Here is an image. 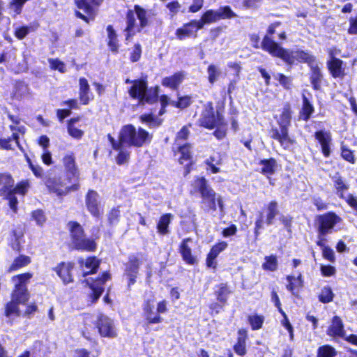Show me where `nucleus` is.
Masks as SVG:
<instances>
[{
	"instance_id": "774afa93",
	"label": "nucleus",
	"mask_w": 357,
	"mask_h": 357,
	"mask_svg": "<svg viewBox=\"0 0 357 357\" xmlns=\"http://www.w3.org/2000/svg\"><path fill=\"white\" fill-rule=\"evenodd\" d=\"M224 19H231L236 17V13L228 6L220 7Z\"/></svg>"
},
{
	"instance_id": "7c9ffc66",
	"label": "nucleus",
	"mask_w": 357,
	"mask_h": 357,
	"mask_svg": "<svg viewBox=\"0 0 357 357\" xmlns=\"http://www.w3.org/2000/svg\"><path fill=\"white\" fill-rule=\"evenodd\" d=\"M171 219L172 215L170 213L163 215L160 218L157 226L158 231L159 233L165 234L169 232L168 226L171 222Z\"/></svg>"
},
{
	"instance_id": "0e129e2a",
	"label": "nucleus",
	"mask_w": 357,
	"mask_h": 357,
	"mask_svg": "<svg viewBox=\"0 0 357 357\" xmlns=\"http://www.w3.org/2000/svg\"><path fill=\"white\" fill-rule=\"evenodd\" d=\"M142 54V47L139 44H136L134 46L132 52H131L130 59L132 62L137 61L140 57Z\"/></svg>"
},
{
	"instance_id": "de8ad7c7",
	"label": "nucleus",
	"mask_w": 357,
	"mask_h": 357,
	"mask_svg": "<svg viewBox=\"0 0 357 357\" xmlns=\"http://www.w3.org/2000/svg\"><path fill=\"white\" fill-rule=\"evenodd\" d=\"M262 167V172L264 174H271L275 172V160L273 159L264 160L261 161Z\"/></svg>"
},
{
	"instance_id": "cd10ccee",
	"label": "nucleus",
	"mask_w": 357,
	"mask_h": 357,
	"mask_svg": "<svg viewBox=\"0 0 357 357\" xmlns=\"http://www.w3.org/2000/svg\"><path fill=\"white\" fill-rule=\"evenodd\" d=\"M0 185L3 186L2 190H0V194L3 195L2 191L5 193H8V191L13 188L14 180L9 174H0Z\"/></svg>"
},
{
	"instance_id": "58836bf2",
	"label": "nucleus",
	"mask_w": 357,
	"mask_h": 357,
	"mask_svg": "<svg viewBox=\"0 0 357 357\" xmlns=\"http://www.w3.org/2000/svg\"><path fill=\"white\" fill-rule=\"evenodd\" d=\"M29 187V181L28 180H24L17 183L15 188H13V189L10 190V192L14 195L19 194L24 195L27 192Z\"/></svg>"
},
{
	"instance_id": "bf43d9fd",
	"label": "nucleus",
	"mask_w": 357,
	"mask_h": 357,
	"mask_svg": "<svg viewBox=\"0 0 357 357\" xmlns=\"http://www.w3.org/2000/svg\"><path fill=\"white\" fill-rule=\"evenodd\" d=\"M51 68L53 70H57L61 73H64L66 70L65 64L59 61V59H50L48 60Z\"/></svg>"
},
{
	"instance_id": "39448f33",
	"label": "nucleus",
	"mask_w": 357,
	"mask_h": 357,
	"mask_svg": "<svg viewBox=\"0 0 357 357\" xmlns=\"http://www.w3.org/2000/svg\"><path fill=\"white\" fill-rule=\"evenodd\" d=\"M158 87L147 89L146 82L144 80H135L133 86L129 90L130 96L139 99L140 104L152 103L158 100Z\"/></svg>"
},
{
	"instance_id": "1a4fd4ad",
	"label": "nucleus",
	"mask_w": 357,
	"mask_h": 357,
	"mask_svg": "<svg viewBox=\"0 0 357 357\" xmlns=\"http://www.w3.org/2000/svg\"><path fill=\"white\" fill-rule=\"evenodd\" d=\"M319 236H325L333 231L334 226L340 218L333 213H327L317 217Z\"/></svg>"
},
{
	"instance_id": "338daca9",
	"label": "nucleus",
	"mask_w": 357,
	"mask_h": 357,
	"mask_svg": "<svg viewBox=\"0 0 357 357\" xmlns=\"http://www.w3.org/2000/svg\"><path fill=\"white\" fill-rule=\"evenodd\" d=\"M120 211L118 208H113L108 215V220L111 225L116 224L119 221Z\"/></svg>"
},
{
	"instance_id": "c756f323",
	"label": "nucleus",
	"mask_w": 357,
	"mask_h": 357,
	"mask_svg": "<svg viewBox=\"0 0 357 357\" xmlns=\"http://www.w3.org/2000/svg\"><path fill=\"white\" fill-rule=\"evenodd\" d=\"M63 165L66 170L73 176L77 174V169L75 166V156L73 154L66 155L63 158Z\"/></svg>"
},
{
	"instance_id": "a18cd8bd",
	"label": "nucleus",
	"mask_w": 357,
	"mask_h": 357,
	"mask_svg": "<svg viewBox=\"0 0 357 357\" xmlns=\"http://www.w3.org/2000/svg\"><path fill=\"white\" fill-rule=\"evenodd\" d=\"M333 293L329 287H324L322 288L321 294H319V301L324 303H329L333 301Z\"/></svg>"
},
{
	"instance_id": "0eeeda50",
	"label": "nucleus",
	"mask_w": 357,
	"mask_h": 357,
	"mask_svg": "<svg viewBox=\"0 0 357 357\" xmlns=\"http://www.w3.org/2000/svg\"><path fill=\"white\" fill-rule=\"evenodd\" d=\"M223 120L224 119L220 112L217 110L215 114L213 104L208 102L204 106V109L199 119V125L208 129H213L223 123Z\"/></svg>"
},
{
	"instance_id": "aec40b11",
	"label": "nucleus",
	"mask_w": 357,
	"mask_h": 357,
	"mask_svg": "<svg viewBox=\"0 0 357 357\" xmlns=\"http://www.w3.org/2000/svg\"><path fill=\"white\" fill-rule=\"evenodd\" d=\"M79 264L85 267V269L83 270L84 276L96 273L99 266V261L96 257H89L85 261L79 260Z\"/></svg>"
},
{
	"instance_id": "2f4dec72",
	"label": "nucleus",
	"mask_w": 357,
	"mask_h": 357,
	"mask_svg": "<svg viewBox=\"0 0 357 357\" xmlns=\"http://www.w3.org/2000/svg\"><path fill=\"white\" fill-rule=\"evenodd\" d=\"M208 79L210 84H213L220 77L221 70L214 64H210L207 68Z\"/></svg>"
},
{
	"instance_id": "72a5a7b5",
	"label": "nucleus",
	"mask_w": 357,
	"mask_h": 357,
	"mask_svg": "<svg viewBox=\"0 0 357 357\" xmlns=\"http://www.w3.org/2000/svg\"><path fill=\"white\" fill-rule=\"evenodd\" d=\"M218 21L215 10H208L204 13L201 20L198 21V28H202L205 24H211Z\"/></svg>"
},
{
	"instance_id": "9d476101",
	"label": "nucleus",
	"mask_w": 357,
	"mask_h": 357,
	"mask_svg": "<svg viewBox=\"0 0 357 357\" xmlns=\"http://www.w3.org/2000/svg\"><path fill=\"white\" fill-rule=\"evenodd\" d=\"M96 327L102 337L115 338L117 337V330L114 321L106 315L100 314L96 321Z\"/></svg>"
},
{
	"instance_id": "c9c22d12",
	"label": "nucleus",
	"mask_w": 357,
	"mask_h": 357,
	"mask_svg": "<svg viewBox=\"0 0 357 357\" xmlns=\"http://www.w3.org/2000/svg\"><path fill=\"white\" fill-rule=\"evenodd\" d=\"M287 280L289 282L287 288L292 293L296 287L303 286L302 274L301 273H298L296 278L293 275H288Z\"/></svg>"
},
{
	"instance_id": "09e8293b",
	"label": "nucleus",
	"mask_w": 357,
	"mask_h": 357,
	"mask_svg": "<svg viewBox=\"0 0 357 357\" xmlns=\"http://www.w3.org/2000/svg\"><path fill=\"white\" fill-rule=\"evenodd\" d=\"M291 111L289 107H284L280 116V128H287L291 121Z\"/></svg>"
},
{
	"instance_id": "49530a36",
	"label": "nucleus",
	"mask_w": 357,
	"mask_h": 357,
	"mask_svg": "<svg viewBox=\"0 0 357 357\" xmlns=\"http://www.w3.org/2000/svg\"><path fill=\"white\" fill-rule=\"evenodd\" d=\"M248 321L252 330H258L262 327L264 317L262 315H252L248 317Z\"/></svg>"
},
{
	"instance_id": "ea45409f",
	"label": "nucleus",
	"mask_w": 357,
	"mask_h": 357,
	"mask_svg": "<svg viewBox=\"0 0 357 357\" xmlns=\"http://www.w3.org/2000/svg\"><path fill=\"white\" fill-rule=\"evenodd\" d=\"M280 139L279 142L281 146H282L284 149L289 148L291 145L293 144L294 141L289 137L288 135V129L287 128H280Z\"/></svg>"
},
{
	"instance_id": "a19ab883",
	"label": "nucleus",
	"mask_w": 357,
	"mask_h": 357,
	"mask_svg": "<svg viewBox=\"0 0 357 357\" xmlns=\"http://www.w3.org/2000/svg\"><path fill=\"white\" fill-rule=\"evenodd\" d=\"M178 153L181 154L179 157V162L183 164L191 158L190 146L189 144H185L178 147Z\"/></svg>"
},
{
	"instance_id": "13d9d810",
	"label": "nucleus",
	"mask_w": 357,
	"mask_h": 357,
	"mask_svg": "<svg viewBox=\"0 0 357 357\" xmlns=\"http://www.w3.org/2000/svg\"><path fill=\"white\" fill-rule=\"evenodd\" d=\"M275 79H277L280 84L282 85L286 89H289L291 86V79L290 77L285 76L283 74L278 73L275 75Z\"/></svg>"
},
{
	"instance_id": "680f3d73",
	"label": "nucleus",
	"mask_w": 357,
	"mask_h": 357,
	"mask_svg": "<svg viewBox=\"0 0 357 357\" xmlns=\"http://www.w3.org/2000/svg\"><path fill=\"white\" fill-rule=\"evenodd\" d=\"M218 253H217L213 250L211 249L210 252L207 255L206 258V264L210 268H215V259L218 256Z\"/></svg>"
},
{
	"instance_id": "c03bdc74",
	"label": "nucleus",
	"mask_w": 357,
	"mask_h": 357,
	"mask_svg": "<svg viewBox=\"0 0 357 357\" xmlns=\"http://www.w3.org/2000/svg\"><path fill=\"white\" fill-rule=\"evenodd\" d=\"M335 355L336 351L333 347L325 345L318 349L317 357H335Z\"/></svg>"
},
{
	"instance_id": "a211bd4d",
	"label": "nucleus",
	"mask_w": 357,
	"mask_h": 357,
	"mask_svg": "<svg viewBox=\"0 0 357 357\" xmlns=\"http://www.w3.org/2000/svg\"><path fill=\"white\" fill-rule=\"evenodd\" d=\"M139 262L138 259L135 257L130 258L129 261L126 265V274L129 279L128 285L130 286L135 282V279L137 276L138 268Z\"/></svg>"
},
{
	"instance_id": "5fc2aeb1",
	"label": "nucleus",
	"mask_w": 357,
	"mask_h": 357,
	"mask_svg": "<svg viewBox=\"0 0 357 357\" xmlns=\"http://www.w3.org/2000/svg\"><path fill=\"white\" fill-rule=\"evenodd\" d=\"M119 151L118 156L116 157V162L119 165H122L126 162L130 157V153L123 149V146H121L120 149L118 150Z\"/></svg>"
},
{
	"instance_id": "6ab92c4d",
	"label": "nucleus",
	"mask_w": 357,
	"mask_h": 357,
	"mask_svg": "<svg viewBox=\"0 0 357 357\" xmlns=\"http://www.w3.org/2000/svg\"><path fill=\"white\" fill-rule=\"evenodd\" d=\"M311 69L310 80L313 88L319 90L321 88V84L323 79V75L321 72L317 61L310 66Z\"/></svg>"
},
{
	"instance_id": "f03ea898",
	"label": "nucleus",
	"mask_w": 357,
	"mask_h": 357,
	"mask_svg": "<svg viewBox=\"0 0 357 357\" xmlns=\"http://www.w3.org/2000/svg\"><path fill=\"white\" fill-rule=\"evenodd\" d=\"M195 187L200 194L202 208L204 211H215L218 205L220 211H223L224 204L222 197L216 194L205 178H197L195 181Z\"/></svg>"
},
{
	"instance_id": "473e14b6",
	"label": "nucleus",
	"mask_w": 357,
	"mask_h": 357,
	"mask_svg": "<svg viewBox=\"0 0 357 357\" xmlns=\"http://www.w3.org/2000/svg\"><path fill=\"white\" fill-rule=\"evenodd\" d=\"M265 261L262 264L263 269L269 271H275L278 268V261L275 255H271L265 257Z\"/></svg>"
},
{
	"instance_id": "bb28decb",
	"label": "nucleus",
	"mask_w": 357,
	"mask_h": 357,
	"mask_svg": "<svg viewBox=\"0 0 357 357\" xmlns=\"http://www.w3.org/2000/svg\"><path fill=\"white\" fill-rule=\"evenodd\" d=\"M107 32L108 38V46L109 47L111 51L113 52H117L119 49L117 36L112 25L107 26Z\"/></svg>"
},
{
	"instance_id": "69168bd1",
	"label": "nucleus",
	"mask_w": 357,
	"mask_h": 357,
	"mask_svg": "<svg viewBox=\"0 0 357 357\" xmlns=\"http://www.w3.org/2000/svg\"><path fill=\"white\" fill-rule=\"evenodd\" d=\"M166 7L169 9V12L172 13V15L174 16L177 14L181 8V5L177 1H174L168 3L166 5Z\"/></svg>"
},
{
	"instance_id": "5701e85b",
	"label": "nucleus",
	"mask_w": 357,
	"mask_h": 357,
	"mask_svg": "<svg viewBox=\"0 0 357 357\" xmlns=\"http://www.w3.org/2000/svg\"><path fill=\"white\" fill-rule=\"evenodd\" d=\"M342 61L340 59L332 57L328 62V66L331 73L334 77H341L344 75V70L342 68Z\"/></svg>"
},
{
	"instance_id": "8fccbe9b",
	"label": "nucleus",
	"mask_w": 357,
	"mask_h": 357,
	"mask_svg": "<svg viewBox=\"0 0 357 357\" xmlns=\"http://www.w3.org/2000/svg\"><path fill=\"white\" fill-rule=\"evenodd\" d=\"M229 293L230 291L228 287L225 284H222L219 290L216 291L218 300L222 303H225Z\"/></svg>"
},
{
	"instance_id": "a878e982",
	"label": "nucleus",
	"mask_w": 357,
	"mask_h": 357,
	"mask_svg": "<svg viewBox=\"0 0 357 357\" xmlns=\"http://www.w3.org/2000/svg\"><path fill=\"white\" fill-rule=\"evenodd\" d=\"M102 0H77L76 4L79 9H82L91 17H93L95 13L92 7L90 6V3H93L96 5H99Z\"/></svg>"
},
{
	"instance_id": "4d7b16f0",
	"label": "nucleus",
	"mask_w": 357,
	"mask_h": 357,
	"mask_svg": "<svg viewBox=\"0 0 357 357\" xmlns=\"http://www.w3.org/2000/svg\"><path fill=\"white\" fill-rule=\"evenodd\" d=\"M6 199L8 200V204L10 209L14 213H17L18 201L15 195L8 191V192L6 193Z\"/></svg>"
},
{
	"instance_id": "412c9836",
	"label": "nucleus",
	"mask_w": 357,
	"mask_h": 357,
	"mask_svg": "<svg viewBox=\"0 0 357 357\" xmlns=\"http://www.w3.org/2000/svg\"><path fill=\"white\" fill-rule=\"evenodd\" d=\"M29 294L25 285L15 284V289L13 293V302L22 303L28 300Z\"/></svg>"
},
{
	"instance_id": "e433bc0d",
	"label": "nucleus",
	"mask_w": 357,
	"mask_h": 357,
	"mask_svg": "<svg viewBox=\"0 0 357 357\" xmlns=\"http://www.w3.org/2000/svg\"><path fill=\"white\" fill-rule=\"evenodd\" d=\"M31 262L30 257L25 255H20L17 257L12 265L10 266L9 271H15L18 268H20L23 266L28 265Z\"/></svg>"
},
{
	"instance_id": "f8f14e48",
	"label": "nucleus",
	"mask_w": 357,
	"mask_h": 357,
	"mask_svg": "<svg viewBox=\"0 0 357 357\" xmlns=\"http://www.w3.org/2000/svg\"><path fill=\"white\" fill-rule=\"evenodd\" d=\"M192 242V238H186L182 241L179 246V252L183 260L190 265H194L197 263V257L192 253V249L190 246V243Z\"/></svg>"
},
{
	"instance_id": "dca6fc26",
	"label": "nucleus",
	"mask_w": 357,
	"mask_h": 357,
	"mask_svg": "<svg viewBox=\"0 0 357 357\" xmlns=\"http://www.w3.org/2000/svg\"><path fill=\"white\" fill-rule=\"evenodd\" d=\"M200 29L198 28V21L193 20L176 29V36L179 40H183L185 37H190L194 34L196 36L195 33Z\"/></svg>"
},
{
	"instance_id": "f704fd0d",
	"label": "nucleus",
	"mask_w": 357,
	"mask_h": 357,
	"mask_svg": "<svg viewBox=\"0 0 357 357\" xmlns=\"http://www.w3.org/2000/svg\"><path fill=\"white\" fill-rule=\"evenodd\" d=\"M154 307L151 305L149 302L144 307V311L146 314V319L149 324H158L160 323L162 319L160 315L153 316Z\"/></svg>"
},
{
	"instance_id": "7ed1b4c3",
	"label": "nucleus",
	"mask_w": 357,
	"mask_h": 357,
	"mask_svg": "<svg viewBox=\"0 0 357 357\" xmlns=\"http://www.w3.org/2000/svg\"><path fill=\"white\" fill-rule=\"evenodd\" d=\"M153 15L151 10H147L138 5L134 6V10H128L126 15L127 33L126 39L136 33L140 32L151 23V17Z\"/></svg>"
},
{
	"instance_id": "864d4df0",
	"label": "nucleus",
	"mask_w": 357,
	"mask_h": 357,
	"mask_svg": "<svg viewBox=\"0 0 357 357\" xmlns=\"http://www.w3.org/2000/svg\"><path fill=\"white\" fill-rule=\"evenodd\" d=\"M191 102V98L190 96H183L179 98L177 102L172 101L171 104L176 107L183 109L187 107L190 105Z\"/></svg>"
},
{
	"instance_id": "4c0bfd02",
	"label": "nucleus",
	"mask_w": 357,
	"mask_h": 357,
	"mask_svg": "<svg viewBox=\"0 0 357 357\" xmlns=\"http://www.w3.org/2000/svg\"><path fill=\"white\" fill-rule=\"evenodd\" d=\"M303 100L302 119L307 121L314 112V107L305 96L303 97Z\"/></svg>"
},
{
	"instance_id": "393cba45",
	"label": "nucleus",
	"mask_w": 357,
	"mask_h": 357,
	"mask_svg": "<svg viewBox=\"0 0 357 357\" xmlns=\"http://www.w3.org/2000/svg\"><path fill=\"white\" fill-rule=\"evenodd\" d=\"M247 337L246 331L244 329H241L238 331V342L234 345V351L235 352L240 355L243 356L245 352V340Z\"/></svg>"
},
{
	"instance_id": "e2e57ef3",
	"label": "nucleus",
	"mask_w": 357,
	"mask_h": 357,
	"mask_svg": "<svg viewBox=\"0 0 357 357\" xmlns=\"http://www.w3.org/2000/svg\"><path fill=\"white\" fill-rule=\"evenodd\" d=\"M68 132L69 135L76 139H80L84 135V132L73 126V125L69 124L68 126Z\"/></svg>"
},
{
	"instance_id": "f3484780",
	"label": "nucleus",
	"mask_w": 357,
	"mask_h": 357,
	"mask_svg": "<svg viewBox=\"0 0 357 357\" xmlns=\"http://www.w3.org/2000/svg\"><path fill=\"white\" fill-rule=\"evenodd\" d=\"M327 334L332 337H344L345 331L344 324L338 316H335L331 321V324L327 330Z\"/></svg>"
},
{
	"instance_id": "9b49d317",
	"label": "nucleus",
	"mask_w": 357,
	"mask_h": 357,
	"mask_svg": "<svg viewBox=\"0 0 357 357\" xmlns=\"http://www.w3.org/2000/svg\"><path fill=\"white\" fill-rule=\"evenodd\" d=\"M86 206L88 211L94 217L99 218L103 213V208L99 200L98 194L94 190H89L86 195Z\"/></svg>"
},
{
	"instance_id": "b1692460",
	"label": "nucleus",
	"mask_w": 357,
	"mask_h": 357,
	"mask_svg": "<svg viewBox=\"0 0 357 357\" xmlns=\"http://www.w3.org/2000/svg\"><path fill=\"white\" fill-rule=\"evenodd\" d=\"M183 78L184 74L178 72L170 77H165L162 79V84L170 88H176L183 82Z\"/></svg>"
},
{
	"instance_id": "2eb2a0df",
	"label": "nucleus",
	"mask_w": 357,
	"mask_h": 357,
	"mask_svg": "<svg viewBox=\"0 0 357 357\" xmlns=\"http://www.w3.org/2000/svg\"><path fill=\"white\" fill-rule=\"evenodd\" d=\"M109 278V275L107 273H104L102 277L98 279L96 281L89 283L87 281V284L90 286L92 293L91 297L92 298V302H96L100 295L102 294L104 287V283Z\"/></svg>"
},
{
	"instance_id": "20e7f679",
	"label": "nucleus",
	"mask_w": 357,
	"mask_h": 357,
	"mask_svg": "<svg viewBox=\"0 0 357 357\" xmlns=\"http://www.w3.org/2000/svg\"><path fill=\"white\" fill-rule=\"evenodd\" d=\"M119 139L124 145L139 148L149 143L152 135L142 128H136L134 126L128 124L122 127Z\"/></svg>"
},
{
	"instance_id": "c85d7f7f",
	"label": "nucleus",
	"mask_w": 357,
	"mask_h": 357,
	"mask_svg": "<svg viewBox=\"0 0 357 357\" xmlns=\"http://www.w3.org/2000/svg\"><path fill=\"white\" fill-rule=\"evenodd\" d=\"M267 211L266 223L268 225H271L273 223L275 216L279 213L277 202H271L267 206Z\"/></svg>"
},
{
	"instance_id": "37998d69",
	"label": "nucleus",
	"mask_w": 357,
	"mask_h": 357,
	"mask_svg": "<svg viewBox=\"0 0 357 357\" xmlns=\"http://www.w3.org/2000/svg\"><path fill=\"white\" fill-rule=\"evenodd\" d=\"M332 179L334 182L335 187L337 190V193L342 197V193L348 189V185L344 183V181L338 174L334 175Z\"/></svg>"
},
{
	"instance_id": "f257e3e1",
	"label": "nucleus",
	"mask_w": 357,
	"mask_h": 357,
	"mask_svg": "<svg viewBox=\"0 0 357 357\" xmlns=\"http://www.w3.org/2000/svg\"><path fill=\"white\" fill-rule=\"evenodd\" d=\"M261 47L273 56L279 57L288 64H292L297 61L307 63L310 66L316 61L314 56L310 52L301 50H290L284 49L268 36L264 38Z\"/></svg>"
},
{
	"instance_id": "4468645a",
	"label": "nucleus",
	"mask_w": 357,
	"mask_h": 357,
	"mask_svg": "<svg viewBox=\"0 0 357 357\" xmlns=\"http://www.w3.org/2000/svg\"><path fill=\"white\" fill-rule=\"evenodd\" d=\"M314 137L319 142L324 156L328 157L331 153L330 146L332 141L331 132L328 131L319 130L315 132Z\"/></svg>"
},
{
	"instance_id": "052dcab7",
	"label": "nucleus",
	"mask_w": 357,
	"mask_h": 357,
	"mask_svg": "<svg viewBox=\"0 0 357 357\" xmlns=\"http://www.w3.org/2000/svg\"><path fill=\"white\" fill-rule=\"evenodd\" d=\"M215 128L216 130L214 132V135L217 139H222L226 135L227 125L225 121L223 120V123H221V125L218 126Z\"/></svg>"
},
{
	"instance_id": "79ce46f5",
	"label": "nucleus",
	"mask_w": 357,
	"mask_h": 357,
	"mask_svg": "<svg viewBox=\"0 0 357 357\" xmlns=\"http://www.w3.org/2000/svg\"><path fill=\"white\" fill-rule=\"evenodd\" d=\"M140 120L142 123H148L150 128L158 127L162 123L161 119L155 118L151 114L142 115Z\"/></svg>"
},
{
	"instance_id": "6e6d98bb",
	"label": "nucleus",
	"mask_w": 357,
	"mask_h": 357,
	"mask_svg": "<svg viewBox=\"0 0 357 357\" xmlns=\"http://www.w3.org/2000/svg\"><path fill=\"white\" fill-rule=\"evenodd\" d=\"M32 278V274L29 273L17 275L13 278V281L15 284L25 285L24 283Z\"/></svg>"
},
{
	"instance_id": "6e6552de",
	"label": "nucleus",
	"mask_w": 357,
	"mask_h": 357,
	"mask_svg": "<svg viewBox=\"0 0 357 357\" xmlns=\"http://www.w3.org/2000/svg\"><path fill=\"white\" fill-rule=\"evenodd\" d=\"M70 179L66 177H50L45 181V185L49 190L57 195H63L70 191L77 190L78 185L69 186Z\"/></svg>"
},
{
	"instance_id": "423d86ee",
	"label": "nucleus",
	"mask_w": 357,
	"mask_h": 357,
	"mask_svg": "<svg viewBox=\"0 0 357 357\" xmlns=\"http://www.w3.org/2000/svg\"><path fill=\"white\" fill-rule=\"evenodd\" d=\"M73 244L78 250L93 251L96 248V243L94 241L84 238V230L82 226L75 222L68 224Z\"/></svg>"
},
{
	"instance_id": "3c124183",
	"label": "nucleus",
	"mask_w": 357,
	"mask_h": 357,
	"mask_svg": "<svg viewBox=\"0 0 357 357\" xmlns=\"http://www.w3.org/2000/svg\"><path fill=\"white\" fill-rule=\"evenodd\" d=\"M31 216L38 226H43L46 222V217L42 210H36L33 211Z\"/></svg>"
},
{
	"instance_id": "603ef678",
	"label": "nucleus",
	"mask_w": 357,
	"mask_h": 357,
	"mask_svg": "<svg viewBox=\"0 0 357 357\" xmlns=\"http://www.w3.org/2000/svg\"><path fill=\"white\" fill-rule=\"evenodd\" d=\"M31 31V27L28 26H22L17 27L15 29V36L19 40L24 39Z\"/></svg>"
},
{
	"instance_id": "4be33fe9",
	"label": "nucleus",
	"mask_w": 357,
	"mask_h": 357,
	"mask_svg": "<svg viewBox=\"0 0 357 357\" xmlns=\"http://www.w3.org/2000/svg\"><path fill=\"white\" fill-rule=\"evenodd\" d=\"M79 98L84 105H87L92 98L89 93V85L85 78L79 79Z\"/></svg>"
},
{
	"instance_id": "ddd939ff",
	"label": "nucleus",
	"mask_w": 357,
	"mask_h": 357,
	"mask_svg": "<svg viewBox=\"0 0 357 357\" xmlns=\"http://www.w3.org/2000/svg\"><path fill=\"white\" fill-rule=\"evenodd\" d=\"M74 265L72 263L62 262L55 267L54 271L64 284L73 282L72 271Z\"/></svg>"
}]
</instances>
